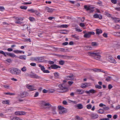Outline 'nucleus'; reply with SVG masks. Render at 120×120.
Listing matches in <instances>:
<instances>
[{
	"label": "nucleus",
	"instance_id": "obj_35",
	"mask_svg": "<svg viewBox=\"0 0 120 120\" xmlns=\"http://www.w3.org/2000/svg\"><path fill=\"white\" fill-rule=\"evenodd\" d=\"M90 93L92 94H94L96 93V92L95 90L93 89H91L89 90Z\"/></svg>",
	"mask_w": 120,
	"mask_h": 120
},
{
	"label": "nucleus",
	"instance_id": "obj_59",
	"mask_svg": "<svg viewBox=\"0 0 120 120\" xmlns=\"http://www.w3.org/2000/svg\"><path fill=\"white\" fill-rule=\"evenodd\" d=\"M16 56L15 55L14 53H11L10 56L11 57H15Z\"/></svg>",
	"mask_w": 120,
	"mask_h": 120
},
{
	"label": "nucleus",
	"instance_id": "obj_34",
	"mask_svg": "<svg viewBox=\"0 0 120 120\" xmlns=\"http://www.w3.org/2000/svg\"><path fill=\"white\" fill-rule=\"evenodd\" d=\"M111 76H108L106 79L105 80L107 81H109L111 80Z\"/></svg>",
	"mask_w": 120,
	"mask_h": 120
},
{
	"label": "nucleus",
	"instance_id": "obj_36",
	"mask_svg": "<svg viewBox=\"0 0 120 120\" xmlns=\"http://www.w3.org/2000/svg\"><path fill=\"white\" fill-rule=\"evenodd\" d=\"M4 94L6 95H15V94L14 93H11L10 92L4 93Z\"/></svg>",
	"mask_w": 120,
	"mask_h": 120
},
{
	"label": "nucleus",
	"instance_id": "obj_29",
	"mask_svg": "<svg viewBox=\"0 0 120 120\" xmlns=\"http://www.w3.org/2000/svg\"><path fill=\"white\" fill-rule=\"evenodd\" d=\"M59 64L61 65H63L65 63L64 61L63 60L60 61L59 62Z\"/></svg>",
	"mask_w": 120,
	"mask_h": 120
},
{
	"label": "nucleus",
	"instance_id": "obj_22",
	"mask_svg": "<svg viewBox=\"0 0 120 120\" xmlns=\"http://www.w3.org/2000/svg\"><path fill=\"white\" fill-rule=\"evenodd\" d=\"M85 49L86 50H91L92 49L91 47L88 45H86L85 47Z\"/></svg>",
	"mask_w": 120,
	"mask_h": 120
},
{
	"label": "nucleus",
	"instance_id": "obj_1",
	"mask_svg": "<svg viewBox=\"0 0 120 120\" xmlns=\"http://www.w3.org/2000/svg\"><path fill=\"white\" fill-rule=\"evenodd\" d=\"M41 104L42 108L44 109H48L51 108L52 109L51 110L53 114H56V107L55 106H52L51 104L49 102H47L44 101H42L41 102Z\"/></svg>",
	"mask_w": 120,
	"mask_h": 120
},
{
	"label": "nucleus",
	"instance_id": "obj_57",
	"mask_svg": "<svg viewBox=\"0 0 120 120\" xmlns=\"http://www.w3.org/2000/svg\"><path fill=\"white\" fill-rule=\"evenodd\" d=\"M30 65L33 66H35L36 65V64L35 63H30Z\"/></svg>",
	"mask_w": 120,
	"mask_h": 120
},
{
	"label": "nucleus",
	"instance_id": "obj_37",
	"mask_svg": "<svg viewBox=\"0 0 120 120\" xmlns=\"http://www.w3.org/2000/svg\"><path fill=\"white\" fill-rule=\"evenodd\" d=\"M21 70L23 72L26 71V68L25 67H23L21 69Z\"/></svg>",
	"mask_w": 120,
	"mask_h": 120
},
{
	"label": "nucleus",
	"instance_id": "obj_23",
	"mask_svg": "<svg viewBox=\"0 0 120 120\" xmlns=\"http://www.w3.org/2000/svg\"><path fill=\"white\" fill-rule=\"evenodd\" d=\"M112 18L114 20L115 22H120V19L114 17H112Z\"/></svg>",
	"mask_w": 120,
	"mask_h": 120
},
{
	"label": "nucleus",
	"instance_id": "obj_42",
	"mask_svg": "<svg viewBox=\"0 0 120 120\" xmlns=\"http://www.w3.org/2000/svg\"><path fill=\"white\" fill-rule=\"evenodd\" d=\"M54 75L56 78H59V75L58 73L56 72L54 73Z\"/></svg>",
	"mask_w": 120,
	"mask_h": 120
},
{
	"label": "nucleus",
	"instance_id": "obj_48",
	"mask_svg": "<svg viewBox=\"0 0 120 120\" xmlns=\"http://www.w3.org/2000/svg\"><path fill=\"white\" fill-rule=\"evenodd\" d=\"M29 19L31 21H33L35 20V19L31 17H29Z\"/></svg>",
	"mask_w": 120,
	"mask_h": 120
},
{
	"label": "nucleus",
	"instance_id": "obj_50",
	"mask_svg": "<svg viewBox=\"0 0 120 120\" xmlns=\"http://www.w3.org/2000/svg\"><path fill=\"white\" fill-rule=\"evenodd\" d=\"M15 23H17L19 24H21L22 22L21 21H19V20L18 21H15Z\"/></svg>",
	"mask_w": 120,
	"mask_h": 120
},
{
	"label": "nucleus",
	"instance_id": "obj_15",
	"mask_svg": "<svg viewBox=\"0 0 120 120\" xmlns=\"http://www.w3.org/2000/svg\"><path fill=\"white\" fill-rule=\"evenodd\" d=\"M67 112V110L66 109H64L59 110V113L60 114H64V113H66Z\"/></svg>",
	"mask_w": 120,
	"mask_h": 120
},
{
	"label": "nucleus",
	"instance_id": "obj_17",
	"mask_svg": "<svg viewBox=\"0 0 120 120\" xmlns=\"http://www.w3.org/2000/svg\"><path fill=\"white\" fill-rule=\"evenodd\" d=\"M27 88L30 90L31 91L34 90H36V89H34L33 86L31 85H27Z\"/></svg>",
	"mask_w": 120,
	"mask_h": 120
},
{
	"label": "nucleus",
	"instance_id": "obj_5",
	"mask_svg": "<svg viewBox=\"0 0 120 120\" xmlns=\"http://www.w3.org/2000/svg\"><path fill=\"white\" fill-rule=\"evenodd\" d=\"M95 33L93 31H89L85 33L84 35V37L85 38H89L92 35H94Z\"/></svg>",
	"mask_w": 120,
	"mask_h": 120
},
{
	"label": "nucleus",
	"instance_id": "obj_58",
	"mask_svg": "<svg viewBox=\"0 0 120 120\" xmlns=\"http://www.w3.org/2000/svg\"><path fill=\"white\" fill-rule=\"evenodd\" d=\"M113 86L111 84H109L108 86V87L109 89L110 90L112 88Z\"/></svg>",
	"mask_w": 120,
	"mask_h": 120
},
{
	"label": "nucleus",
	"instance_id": "obj_4",
	"mask_svg": "<svg viewBox=\"0 0 120 120\" xmlns=\"http://www.w3.org/2000/svg\"><path fill=\"white\" fill-rule=\"evenodd\" d=\"M58 87L60 88L61 91L60 92H66L68 90V88L65 86L64 84H60L59 85Z\"/></svg>",
	"mask_w": 120,
	"mask_h": 120
},
{
	"label": "nucleus",
	"instance_id": "obj_26",
	"mask_svg": "<svg viewBox=\"0 0 120 120\" xmlns=\"http://www.w3.org/2000/svg\"><path fill=\"white\" fill-rule=\"evenodd\" d=\"M98 116L97 114H93L92 115L93 118L94 119H96L98 117Z\"/></svg>",
	"mask_w": 120,
	"mask_h": 120
},
{
	"label": "nucleus",
	"instance_id": "obj_60",
	"mask_svg": "<svg viewBox=\"0 0 120 120\" xmlns=\"http://www.w3.org/2000/svg\"><path fill=\"white\" fill-rule=\"evenodd\" d=\"M4 9V8L3 7L0 6V11H2Z\"/></svg>",
	"mask_w": 120,
	"mask_h": 120
},
{
	"label": "nucleus",
	"instance_id": "obj_51",
	"mask_svg": "<svg viewBox=\"0 0 120 120\" xmlns=\"http://www.w3.org/2000/svg\"><path fill=\"white\" fill-rule=\"evenodd\" d=\"M39 94V93L38 92H37L35 93L34 95V97H38Z\"/></svg>",
	"mask_w": 120,
	"mask_h": 120
},
{
	"label": "nucleus",
	"instance_id": "obj_52",
	"mask_svg": "<svg viewBox=\"0 0 120 120\" xmlns=\"http://www.w3.org/2000/svg\"><path fill=\"white\" fill-rule=\"evenodd\" d=\"M111 1L112 3L114 4H116L117 3L116 0H111Z\"/></svg>",
	"mask_w": 120,
	"mask_h": 120
},
{
	"label": "nucleus",
	"instance_id": "obj_16",
	"mask_svg": "<svg viewBox=\"0 0 120 120\" xmlns=\"http://www.w3.org/2000/svg\"><path fill=\"white\" fill-rule=\"evenodd\" d=\"M28 95L27 92H24L20 94V96L22 98H23Z\"/></svg>",
	"mask_w": 120,
	"mask_h": 120
},
{
	"label": "nucleus",
	"instance_id": "obj_2",
	"mask_svg": "<svg viewBox=\"0 0 120 120\" xmlns=\"http://www.w3.org/2000/svg\"><path fill=\"white\" fill-rule=\"evenodd\" d=\"M89 56H93L94 59L98 60L101 58V56L99 52H96L95 51L89 52L88 53Z\"/></svg>",
	"mask_w": 120,
	"mask_h": 120
},
{
	"label": "nucleus",
	"instance_id": "obj_41",
	"mask_svg": "<svg viewBox=\"0 0 120 120\" xmlns=\"http://www.w3.org/2000/svg\"><path fill=\"white\" fill-rule=\"evenodd\" d=\"M114 27L115 29H118L120 28V26L118 25H115Z\"/></svg>",
	"mask_w": 120,
	"mask_h": 120
},
{
	"label": "nucleus",
	"instance_id": "obj_46",
	"mask_svg": "<svg viewBox=\"0 0 120 120\" xmlns=\"http://www.w3.org/2000/svg\"><path fill=\"white\" fill-rule=\"evenodd\" d=\"M20 8L22 9L26 10L27 8V7L26 6H22L20 7Z\"/></svg>",
	"mask_w": 120,
	"mask_h": 120
},
{
	"label": "nucleus",
	"instance_id": "obj_49",
	"mask_svg": "<svg viewBox=\"0 0 120 120\" xmlns=\"http://www.w3.org/2000/svg\"><path fill=\"white\" fill-rule=\"evenodd\" d=\"M91 105L90 104L87 105L86 106L87 108L88 109H90L91 108Z\"/></svg>",
	"mask_w": 120,
	"mask_h": 120
},
{
	"label": "nucleus",
	"instance_id": "obj_53",
	"mask_svg": "<svg viewBox=\"0 0 120 120\" xmlns=\"http://www.w3.org/2000/svg\"><path fill=\"white\" fill-rule=\"evenodd\" d=\"M63 104L65 105H68L67 102L65 100H64L63 101Z\"/></svg>",
	"mask_w": 120,
	"mask_h": 120
},
{
	"label": "nucleus",
	"instance_id": "obj_25",
	"mask_svg": "<svg viewBox=\"0 0 120 120\" xmlns=\"http://www.w3.org/2000/svg\"><path fill=\"white\" fill-rule=\"evenodd\" d=\"M34 13L38 16L40 17L41 15V14L40 13L36 10H35Z\"/></svg>",
	"mask_w": 120,
	"mask_h": 120
},
{
	"label": "nucleus",
	"instance_id": "obj_33",
	"mask_svg": "<svg viewBox=\"0 0 120 120\" xmlns=\"http://www.w3.org/2000/svg\"><path fill=\"white\" fill-rule=\"evenodd\" d=\"M60 27H63V28H67L68 27V26L67 25H61L60 26Z\"/></svg>",
	"mask_w": 120,
	"mask_h": 120
},
{
	"label": "nucleus",
	"instance_id": "obj_64",
	"mask_svg": "<svg viewBox=\"0 0 120 120\" xmlns=\"http://www.w3.org/2000/svg\"><path fill=\"white\" fill-rule=\"evenodd\" d=\"M4 87L7 89H9V86L8 85H4Z\"/></svg>",
	"mask_w": 120,
	"mask_h": 120
},
{
	"label": "nucleus",
	"instance_id": "obj_54",
	"mask_svg": "<svg viewBox=\"0 0 120 120\" xmlns=\"http://www.w3.org/2000/svg\"><path fill=\"white\" fill-rule=\"evenodd\" d=\"M99 70H100V69H92V70L94 72L99 71Z\"/></svg>",
	"mask_w": 120,
	"mask_h": 120
},
{
	"label": "nucleus",
	"instance_id": "obj_63",
	"mask_svg": "<svg viewBox=\"0 0 120 120\" xmlns=\"http://www.w3.org/2000/svg\"><path fill=\"white\" fill-rule=\"evenodd\" d=\"M69 56L64 55V56H63V58L64 59H68L69 58Z\"/></svg>",
	"mask_w": 120,
	"mask_h": 120
},
{
	"label": "nucleus",
	"instance_id": "obj_19",
	"mask_svg": "<svg viewBox=\"0 0 120 120\" xmlns=\"http://www.w3.org/2000/svg\"><path fill=\"white\" fill-rule=\"evenodd\" d=\"M76 92L78 94H82L84 92L83 90L80 89L77 90Z\"/></svg>",
	"mask_w": 120,
	"mask_h": 120
},
{
	"label": "nucleus",
	"instance_id": "obj_31",
	"mask_svg": "<svg viewBox=\"0 0 120 120\" xmlns=\"http://www.w3.org/2000/svg\"><path fill=\"white\" fill-rule=\"evenodd\" d=\"M58 108L59 110L65 109L64 107L60 106H58Z\"/></svg>",
	"mask_w": 120,
	"mask_h": 120
},
{
	"label": "nucleus",
	"instance_id": "obj_43",
	"mask_svg": "<svg viewBox=\"0 0 120 120\" xmlns=\"http://www.w3.org/2000/svg\"><path fill=\"white\" fill-rule=\"evenodd\" d=\"M103 109L105 110H107L109 109V107L108 106H104L103 107Z\"/></svg>",
	"mask_w": 120,
	"mask_h": 120
},
{
	"label": "nucleus",
	"instance_id": "obj_61",
	"mask_svg": "<svg viewBox=\"0 0 120 120\" xmlns=\"http://www.w3.org/2000/svg\"><path fill=\"white\" fill-rule=\"evenodd\" d=\"M103 35L104 37L105 38H107V34L105 33L103 34Z\"/></svg>",
	"mask_w": 120,
	"mask_h": 120
},
{
	"label": "nucleus",
	"instance_id": "obj_18",
	"mask_svg": "<svg viewBox=\"0 0 120 120\" xmlns=\"http://www.w3.org/2000/svg\"><path fill=\"white\" fill-rule=\"evenodd\" d=\"M38 61L41 62H44V57H38Z\"/></svg>",
	"mask_w": 120,
	"mask_h": 120
},
{
	"label": "nucleus",
	"instance_id": "obj_10",
	"mask_svg": "<svg viewBox=\"0 0 120 120\" xmlns=\"http://www.w3.org/2000/svg\"><path fill=\"white\" fill-rule=\"evenodd\" d=\"M90 85V84L89 83H86L81 84V87L83 88H85L86 87Z\"/></svg>",
	"mask_w": 120,
	"mask_h": 120
},
{
	"label": "nucleus",
	"instance_id": "obj_21",
	"mask_svg": "<svg viewBox=\"0 0 120 120\" xmlns=\"http://www.w3.org/2000/svg\"><path fill=\"white\" fill-rule=\"evenodd\" d=\"M46 9L47 11L49 12H53V11L54 10V9L52 8H49L48 7H46Z\"/></svg>",
	"mask_w": 120,
	"mask_h": 120
},
{
	"label": "nucleus",
	"instance_id": "obj_62",
	"mask_svg": "<svg viewBox=\"0 0 120 120\" xmlns=\"http://www.w3.org/2000/svg\"><path fill=\"white\" fill-rule=\"evenodd\" d=\"M73 83V82L72 81H69L68 82V84L70 86L72 85Z\"/></svg>",
	"mask_w": 120,
	"mask_h": 120
},
{
	"label": "nucleus",
	"instance_id": "obj_24",
	"mask_svg": "<svg viewBox=\"0 0 120 120\" xmlns=\"http://www.w3.org/2000/svg\"><path fill=\"white\" fill-rule=\"evenodd\" d=\"M26 56H20L19 58L21 59L25 60L26 59Z\"/></svg>",
	"mask_w": 120,
	"mask_h": 120
},
{
	"label": "nucleus",
	"instance_id": "obj_12",
	"mask_svg": "<svg viewBox=\"0 0 120 120\" xmlns=\"http://www.w3.org/2000/svg\"><path fill=\"white\" fill-rule=\"evenodd\" d=\"M30 76L33 78H39L40 77L38 76L36 74L33 73L32 74L30 75Z\"/></svg>",
	"mask_w": 120,
	"mask_h": 120
},
{
	"label": "nucleus",
	"instance_id": "obj_14",
	"mask_svg": "<svg viewBox=\"0 0 120 120\" xmlns=\"http://www.w3.org/2000/svg\"><path fill=\"white\" fill-rule=\"evenodd\" d=\"M51 68L52 69H56L58 68H60V66H58L56 64H54L51 66Z\"/></svg>",
	"mask_w": 120,
	"mask_h": 120
},
{
	"label": "nucleus",
	"instance_id": "obj_11",
	"mask_svg": "<svg viewBox=\"0 0 120 120\" xmlns=\"http://www.w3.org/2000/svg\"><path fill=\"white\" fill-rule=\"evenodd\" d=\"M93 17L95 18H99L100 19H101L102 18V17L101 15H98L97 14L94 15H93Z\"/></svg>",
	"mask_w": 120,
	"mask_h": 120
},
{
	"label": "nucleus",
	"instance_id": "obj_27",
	"mask_svg": "<svg viewBox=\"0 0 120 120\" xmlns=\"http://www.w3.org/2000/svg\"><path fill=\"white\" fill-rule=\"evenodd\" d=\"M97 112L100 113H102L104 112V111L103 109H100L97 111Z\"/></svg>",
	"mask_w": 120,
	"mask_h": 120
},
{
	"label": "nucleus",
	"instance_id": "obj_55",
	"mask_svg": "<svg viewBox=\"0 0 120 120\" xmlns=\"http://www.w3.org/2000/svg\"><path fill=\"white\" fill-rule=\"evenodd\" d=\"M79 25L80 26L82 27H84L85 26V25L84 23H80L79 24Z\"/></svg>",
	"mask_w": 120,
	"mask_h": 120
},
{
	"label": "nucleus",
	"instance_id": "obj_8",
	"mask_svg": "<svg viewBox=\"0 0 120 120\" xmlns=\"http://www.w3.org/2000/svg\"><path fill=\"white\" fill-rule=\"evenodd\" d=\"M39 66L40 68L41 69L42 71L44 73H49V71L47 70H45V68L44 66H42L41 64L39 65Z\"/></svg>",
	"mask_w": 120,
	"mask_h": 120
},
{
	"label": "nucleus",
	"instance_id": "obj_9",
	"mask_svg": "<svg viewBox=\"0 0 120 120\" xmlns=\"http://www.w3.org/2000/svg\"><path fill=\"white\" fill-rule=\"evenodd\" d=\"M66 79L68 80H73L74 79V76L73 75H71L67 76L66 77Z\"/></svg>",
	"mask_w": 120,
	"mask_h": 120
},
{
	"label": "nucleus",
	"instance_id": "obj_47",
	"mask_svg": "<svg viewBox=\"0 0 120 120\" xmlns=\"http://www.w3.org/2000/svg\"><path fill=\"white\" fill-rule=\"evenodd\" d=\"M19 118L18 117H14L12 119V120H20Z\"/></svg>",
	"mask_w": 120,
	"mask_h": 120
},
{
	"label": "nucleus",
	"instance_id": "obj_20",
	"mask_svg": "<svg viewBox=\"0 0 120 120\" xmlns=\"http://www.w3.org/2000/svg\"><path fill=\"white\" fill-rule=\"evenodd\" d=\"M96 34H100L102 32V31L101 30L98 29H96Z\"/></svg>",
	"mask_w": 120,
	"mask_h": 120
},
{
	"label": "nucleus",
	"instance_id": "obj_40",
	"mask_svg": "<svg viewBox=\"0 0 120 120\" xmlns=\"http://www.w3.org/2000/svg\"><path fill=\"white\" fill-rule=\"evenodd\" d=\"M92 45L94 46H96L98 45V44L96 42H93L92 43Z\"/></svg>",
	"mask_w": 120,
	"mask_h": 120
},
{
	"label": "nucleus",
	"instance_id": "obj_3",
	"mask_svg": "<svg viewBox=\"0 0 120 120\" xmlns=\"http://www.w3.org/2000/svg\"><path fill=\"white\" fill-rule=\"evenodd\" d=\"M10 72L12 74L19 75L20 74L21 71L17 68H12L10 70Z\"/></svg>",
	"mask_w": 120,
	"mask_h": 120
},
{
	"label": "nucleus",
	"instance_id": "obj_6",
	"mask_svg": "<svg viewBox=\"0 0 120 120\" xmlns=\"http://www.w3.org/2000/svg\"><path fill=\"white\" fill-rule=\"evenodd\" d=\"M108 61L110 63L115 64L116 63V62L113 57L111 56H109L108 58Z\"/></svg>",
	"mask_w": 120,
	"mask_h": 120
},
{
	"label": "nucleus",
	"instance_id": "obj_39",
	"mask_svg": "<svg viewBox=\"0 0 120 120\" xmlns=\"http://www.w3.org/2000/svg\"><path fill=\"white\" fill-rule=\"evenodd\" d=\"M72 37H73L77 40H78L79 39V38L78 36H77L76 35H71Z\"/></svg>",
	"mask_w": 120,
	"mask_h": 120
},
{
	"label": "nucleus",
	"instance_id": "obj_7",
	"mask_svg": "<svg viewBox=\"0 0 120 120\" xmlns=\"http://www.w3.org/2000/svg\"><path fill=\"white\" fill-rule=\"evenodd\" d=\"M85 8L87 10H89L90 13H92L94 11L93 10L94 8L92 7L91 6H87L86 5H85L84 6Z\"/></svg>",
	"mask_w": 120,
	"mask_h": 120
},
{
	"label": "nucleus",
	"instance_id": "obj_44",
	"mask_svg": "<svg viewBox=\"0 0 120 120\" xmlns=\"http://www.w3.org/2000/svg\"><path fill=\"white\" fill-rule=\"evenodd\" d=\"M36 10H34L33 9H29L28 10V11H30L32 13H34Z\"/></svg>",
	"mask_w": 120,
	"mask_h": 120
},
{
	"label": "nucleus",
	"instance_id": "obj_56",
	"mask_svg": "<svg viewBox=\"0 0 120 120\" xmlns=\"http://www.w3.org/2000/svg\"><path fill=\"white\" fill-rule=\"evenodd\" d=\"M105 14L108 16H110L111 15L109 14L108 12H105Z\"/></svg>",
	"mask_w": 120,
	"mask_h": 120
},
{
	"label": "nucleus",
	"instance_id": "obj_38",
	"mask_svg": "<svg viewBox=\"0 0 120 120\" xmlns=\"http://www.w3.org/2000/svg\"><path fill=\"white\" fill-rule=\"evenodd\" d=\"M95 87L98 89H101L102 87L101 86L98 85H96L95 86Z\"/></svg>",
	"mask_w": 120,
	"mask_h": 120
},
{
	"label": "nucleus",
	"instance_id": "obj_45",
	"mask_svg": "<svg viewBox=\"0 0 120 120\" xmlns=\"http://www.w3.org/2000/svg\"><path fill=\"white\" fill-rule=\"evenodd\" d=\"M15 114L17 115H21V112H20L19 111L16 112H15Z\"/></svg>",
	"mask_w": 120,
	"mask_h": 120
},
{
	"label": "nucleus",
	"instance_id": "obj_28",
	"mask_svg": "<svg viewBox=\"0 0 120 120\" xmlns=\"http://www.w3.org/2000/svg\"><path fill=\"white\" fill-rule=\"evenodd\" d=\"M13 109L11 108L8 109L6 110V112L9 113H10L11 112H12Z\"/></svg>",
	"mask_w": 120,
	"mask_h": 120
},
{
	"label": "nucleus",
	"instance_id": "obj_30",
	"mask_svg": "<svg viewBox=\"0 0 120 120\" xmlns=\"http://www.w3.org/2000/svg\"><path fill=\"white\" fill-rule=\"evenodd\" d=\"M13 52L15 53H21L22 52V51H21L17 50H14L13 51Z\"/></svg>",
	"mask_w": 120,
	"mask_h": 120
},
{
	"label": "nucleus",
	"instance_id": "obj_13",
	"mask_svg": "<svg viewBox=\"0 0 120 120\" xmlns=\"http://www.w3.org/2000/svg\"><path fill=\"white\" fill-rule=\"evenodd\" d=\"M75 106L78 108V109H81L83 107V105L81 104H77L75 105Z\"/></svg>",
	"mask_w": 120,
	"mask_h": 120
},
{
	"label": "nucleus",
	"instance_id": "obj_32",
	"mask_svg": "<svg viewBox=\"0 0 120 120\" xmlns=\"http://www.w3.org/2000/svg\"><path fill=\"white\" fill-rule=\"evenodd\" d=\"M2 103L3 104H8L9 101L8 100L3 101H2Z\"/></svg>",
	"mask_w": 120,
	"mask_h": 120
}]
</instances>
